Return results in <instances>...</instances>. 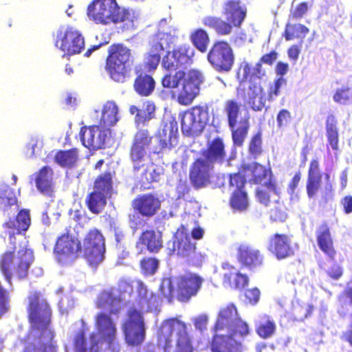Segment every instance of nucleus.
<instances>
[{
    "mask_svg": "<svg viewBox=\"0 0 352 352\" xmlns=\"http://www.w3.org/2000/svg\"><path fill=\"white\" fill-rule=\"evenodd\" d=\"M215 335L212 343L213 352H239L240 343L237 340L239 334L235 336V332L228 333L226 331H214Z\"/></svg>",
    "mask_w": 352,
    "mask_h": 352,
    "instance_id": "nucleus-23",
    "label": "nucleus"
},
{
    "mask_svg": "<svg viewBox=\"0 0 352 352\" xmlns=\"http://www.w3.org/2000/svg\"><path fill=\"white\" fill-rule=\"evenodd\" d=\"M276 331V324L268 316H262L256 324V332L263 338L272 337Z\"/></svg>",
    "mask_w": 352,
    "mask_h": 352,
    "instance_id": "nucleus-40",
    "label": "nucleus"
},
{
    "mask_svg": "<svg viewBox=\"0 0 352 352\" xmlns=\"http://www.w3.org/2000/svg\"><path fill=\"white\" fill-rule=\"evenodd\" d=\"M225 156L224 144L221 139L216 138L208 143L207 149L202 152L201 158L206 159L213 165L215 163L221 164Z\"/></svg>",
    "mask_w": 352,
    "mask_h": 352,
    "instance_id": "nucleus-29",
    "label": "nucleus"
},
{
    "mask_svg": "<svg viewBox=\"0 0 352 352\" xmlns=\"http://www.w3.org/2000/svg\"><path fill=\"white\" fill-rule=\"evenodd\" d=\"M245 102L254 111H261L265 104L266 97L259 84L251 82L244 96Z\"/></svg>",
    "mask_w": 352,
    "mask_h": 352,
    "instance_id": "nucleus-25",
    "label": "nucleus"
},
{
    "mask_svg": "<svg viewBox=\"0 0 352 352\" xmlns=\"http://www.w3.org/2000/svg\"><path fill=\"white\" fill-rule=\"evenodd\" d=\"M309 32V29L302 24L287 23L285 30V38L287 41L300 39L301 41Z\"/></svg>",
    "mask_w": 352,
    "mask_h": 352,
    "instance_id": "nucleus-43",
    "label": "nucleus"
},
{
    "mask_svg": "<svg viewBox=\"0 0 352 352\" xmlns=\"http://www.w3.org/2000/svg\"><path fill=\"white\" fill-rule=\"evenodd\" d=\"M263 256L259 250L247 245H241L238 249V260L243 265L250 268L259 266L263 262Z\"/></svg>",
    "mask_w": 352,
    "mask_h": 352,
    "instance_id": "nucleus-27",
    "label": "nucleus"
},
{
    "mask_svg": "<svg viewBox=\"0 0 352 352\" xmlns=\"http://www.w3.org/2000/svg\"><path fill=\"white\" fill-rule=\"evenodd\" d=\"M134 208L143 216H153L160 207V200L153 195H145L133 202Z\"/></svg>",
    "mask_w": 352,
    "mask_h": 352,
    "instance_id": "nucleus-30",
    "label": "nucleus"
},
{
    "mask_svg": "<svg viewBox=\"0 0 352 352\" xmlns=\"http://www.w3.org/2000/svg\"><path fill=\"white\" fill-rule=\"evenodd\" d=\"M214 331L235 332V336H245L248 333V326L239 316L236 308L233 304L221 307L214 325Z\"/></svg>",
    "mask_w": 352,
    "mask_h": 352,
    "instance_id": "nucleus-7",
    "label": "nucleus"
},
{
    "mask_svg": "<svg viewBox=\"0 0 352 352\" xmlns=\"http://www.w3.org/2000/svg\"><path fill=\"white\" fill-rule=\"evenodd\" d=\"M223 271V284L226 287L241 289L243 288L248 283V277L240 273L235 267L228 263L222 264Z\"/></svg>",
    "mask_w": 352,
    "mask_h": 352,
    "instance_id": "nucleus-26",
    "label": "nucleus"
},
{
    "mask_svg": "<svg viewBox=\"0 0 352 352\" xmlns=\"http://www.w3.org/2000/svg\"><path fill=\"white\" fill-rule=\"evenodd\" d=\"M130 50L121 45L111 46L107 59L106 69L116 82H123L129 65Z\"/></svg>",
    "mask_w": 352,
    "mask_h": 352,
    "instance_id": "nucleus-9",
    "label": "nucleus"
},
{
    "mask_svg": "<svg viewBox=\"0 0 352 352\" xmlns=\"http://www.w3.org/2000/svg\"><path fill=\"white\" fill-rule=\"evenodd\" d=\"M158 261L153 258H146L141 261V269L145 275H153L158 268Z\"/></svg>",
    "mask_w": 352,
    "mask_h": 352,
    "instance_id": "nucleus-54",
    "label": "nucleus"
},
{
    "mask_svg": "<svg viewBox=\"0 0 352 352\" xmlns=\"http://www.w3.org/2000/svg\"><path fill=\"white\" fill-rule=\"evenodd\" d=\"M55 162L60 166L71 168L78 160V151L73 148L68 151H60L54 157Z\"/></svg>",
    "mask_w": 352,
    "mask_h": 352,
    "instance_id": "nucleus-38",
    "label": "nucleus"
},
{
    "mask_svg": "<svg viewBox=\"0 0 352 352\" xmlns=\"http://www.w3.org/2000/svg\"><path fill=\"white\" fill-rule=\"evenodd\" d=\"M160 291L162 294L169 300L173 297V282L170 278H164L160 285Z\"/></svg>",
    "mask_w": 352,
    "mask_h": 352,
    "instance_id": "nucleus-56",
    "label": "nucleus"
},
{
    "mask_svg": "<svg viewBox=\"0 0 352 352\" xmlns=\"http://www.w3.org/2000/svg\"><path fill=\"white\" fill-rule=\"evenodd\" d=\"M134 88L138 94L148 96L155 88V81L149 75H140L135 80Z\"/></svg>",
    "mask_w": 352,
    "mask_h": 352,
    "instance_id": "nucleus-37",
    "label": "nucleus"
},
{
    "mask_svg": "<svg viewBox=\"0 0 352 352\" xmlns=\"http://www.w3.org/2000/svg\"><path fill=\"white\" fill-rule=\"evenodd\" d=\"M107 197V195L94 190L87 200L89 209L93 213L98 214L100 212L106 205Z\"/></svg>",
    "mask_w": 352,
    "mask_h": 352,
    "instance_id": "nucleus-41",
    "label": "nucleus"
},
{
    "mask_svg": "<svg viewBox=\"0 0 352 352\" xmlns=\"http://www.w3.org/2000/svg\"><path fill=\"white\" fill-rule=\"evenodd\" d=\"M152 138L147 130H139L133 138L132 147L147 150L151 143Z\"/></svg>",
    "mask_w": 352,
    "mask_h": 352,
    "instance_id": "nucleus-52",
    "label": "nucleus"
},
{
    "mask_svg": "<svg viewBox=\"0 0 352 352\" xmlns=\"http://www.w3.org/2000/svg\"><path fill=\"white\" fill-rule=\"evenodd\" d=\"M269 250L278 258H284L294 254L291 241L287 236L276 234L270 240Z\"/></svg>",
    "mask_w": 352,
    "mask_h": 352,
    "instance_id": "nucleus-28",
    "label": "nucleus"
},
{
    "mask_svg": "<svg viewBox=\"0 0 352 352\" xmlns=\"http://www.w3.org/2000/svg\"><path fill=\"white\" fill-rule=\"evenodd\" d=\"M317 242L320 250L333 258L335 251L333 247V241L330 230L327 224H322L316 230Z\"/></svg>",
    "mask_w": 352,
    "mask_h": 352,
    "instance_id": "nucleus-32",
    "label": "nucleus"
},
{
    "mask_svg": "<svg viewBox=\"0 0 352 352\" xmlns=\"http://www.w3.org/2000/svg\"><path fill=\"white\" fill-rule=\"evenodd\" d=\"M119 119L118 106L113 101L107 102L103 106L100 124L107 129L115 125Z\"/></svg>",
    "mask_w": 352,
    "mask_h": 352,
    "instance_id": "nucleus-34",
    "label": "nucleus"
},
{
    "mask_svg": "<svg viewBox=\"0 0 352 352\" xmlns=\"http://www.w3.org/2000/svg\"><path fill=\"white\" fill-rule=\"evenodd\" d=\"M114 23H122L123 28L126 30L133 29L138 23V14L133 10L119 7Z\"/></svg>",
    "mask_w": 352,
    "mask_h": 352,
    "instance_id": "nucleus-35",
    "label": "nucleus"
},
{
    "mask_svg": "<svg viewBox=\"0 0 352 352\" xmlns=\"http://www.w3.org/2000/svg\"><path fill=\"white\" fill-rule=\"evenodd\" d=\"M327 138L331 148L334 150L338 149V133L336 127V122L333 117L329 118L327 121Z\"/></svg>",
    "mask_w": 352,
    "mask_h": 352,
    "instance_id": "nucleus-51",
    "label": "nucleus"
},
{
    "mask_svg": "<svg viewBox=\"0 0 352 352\" xmlns=\"http://www.w3.org/2000/svg\"><path fill=\"white\" fill-rule=\"evenodd\" d=\"M27 146L30 150V155H34L42 146L41 138L37 135L32 137Z\"/></svg>",
    "mask_w": 352,
    "mask_h": 352,
    "instance_id": "nucleus-64",
    "label": "nucleus"
},
{
    "mask_svg": "<svg viewBox=\"0 0 352 352\" xmlns=\"http://www.w3.org/2000/svg\"><path fill=\"white\" fill-rule=\"evenodd\" d=\"M51 310L46 300L37 292L29 296L31 329L23 352H57L54 333L50 326Z\"/></svg>",
    "mask_w": 352,
    "mask_h": 352,
    "instance_id": "nucleus-2",
    "label": "nucleus"
},
{
    "mask_svg": "<svg viewBox=\"0 0 352 352\" xmlns=\"http://www.w3.org/2000/svg\"><path fill=\"white\" fill-rule=\"evenodd\" d=\"M82 251L90 265L96 266L104 258L105 243L102 233L97 229L91 230L86 235Z\"/></svg>",
    "mask_w": 352,
    "mask_h": 352,
    "instance_id": "nucleus-12",
    "label": "nucleus"
},
{
    "mask_svg": "<svg viewBox=\"0 0 352 352\" xmlns=\"http://www.w3.org/2000/svg\"><path fill=\"white\" fill-rule=\"evenodd\" d=\"M159 345L164 348L165 352H192L186 325L177 318L166 320L162 324Z\"/></svg>",
    "mask_w": 352,
    "mask_h": 352,
    "instance_id": "nucleus-4",
    "label": "nucleus"
},
{
    "mask_svg": "<svg viewBox=\"0 0 352 352\" xmlns=\"http://www.w3.org/2000/svg\"><path fill=\"white\" fill-rule=\"evenodd\" d=\"M204 81L205 77L199 70L190 69L185 73L182 87L178 94V102L184 105L190 104L199 95Z\"/></svg>",
    "mask_w": 352,
    "mask_h": 352,
    "instance_id": "nucleus-15",
    "label": "nucleus"
},
{
    "mask_svg": "<svg viewBox=\"0 0 352 352\" xmlns=\"http://www.w3.org/2000/svg\"><path fill=\"white\" fill-rule=\"evenodd\" d=\"M80 135L82 143L85 147L90 150H96L104 146L109 131L104 126H92L82 128Z\"/></svg>",
    "mask_w": 352,
    "mask_h": 352,
    "instance_id": "nucleus-20",
    "label": "nucleus"
},
{
    "mask_svg": "<svg viewBox=\"0 0 352 352\" xmlns=\"http://www.w3.org/2000/svg\"><path fill=\"white\" fill-rule=\"evenodd\" d=\"M55 46L67 55L80 53L85 47L84 38L73 27H61L54 34Z\"/></svg>",
    "mask_w": 352,
    "mask_h": 352,
    "instance_id": "nucleus-10",
    "label": "nucleus"
},
{
    "mask_svg": "<svg viewBox=\"0 0 352 352\" xmlns=\"http://www.w3.org/2000/svg\"><path fill=\"white\" fill-rule=\"evenodd\" d=\"M76 324L80 330L74 339L76 352H99L102 349V341L98 339L96 333L92 332L88 336L86 335L88 327L83 320Z\"/></svg>",
    "mask_w": 352,
    "mask_h": 352,
    "instance_id": "nucleus-18",
    "label": "nucleus"
},
{
    "mask_svg": "<svg viewBox=\"0 0 352 352\" xmlns=\"http://www.w3.org/2000/svg\"><path fill=\"white\" fill-rule=\"evenodd\" d=\"M208 60L219 72H229L234 64V55L230 46L225 42L215 43L208 54Z\"/></svg>",
    "mask_w": 352,
    "mask_h": 352,
    "instance_id": "nucleus-17",
    "label": "nucleus"
},
{
    "mask_svg": "<svg viewBox=\"0 0 352 352\" xmlns=\"http://www.w3.org/2000/svg\"><path fill=\"white\" fill-rule=\"evenodd\" d=\"M286 85V80L283 77H279L275 80L274 83L272 85L269 90V98L270 100H273L274 97H276L280 94V89Z\"/></svg>",
    "mask_w": 352,
    "mask_h": 352,
    "instance_id": "nucleus-57",
    "label": "nucleus"
},
{
    "mask_svg": "<svg viewBox=\"0 0 352 352\" xmlns=\"http://www.w3.org/2000/svg\"><path fill=\"white\" fill-rule=\"evenodd\" d=\"M80 243L75 236L69 234L60 236L54 248L56 258L62 265L72 264L78 256Z\"/></svg>",
    "mask_w": 352,
    "mask_h": 352,
    "instance_id": "nucleus-16",
    "label": "nucleus"
},
{
    "mask_svg": "<svg viewBox=\"0 0 352 352\" xmlns=\"http://www.w3.org/2000/svg\"><path fill=\"white\" fill-rule=\"evenodd\" d=\"M30 217L28 210L20 211L16 219L3 224L6 235L8 236L10 250L0 260V268L6 280L11 284V278L26 277L28 271L33 261V253L27 248L28 241L22 232H25L30 225Z\"/></svg>",
    "mask_w": 352,
    "mask_h": 352,
    "instance_id": "nucleus-1",
    "label": "nucleus"
},
{
    "mask_svg": "<svg viewBox=\"0 0 352 352\" xmlns=\"http://www.w3.org/2000/svg\"><path fill=\"white\" fill-rule=\"evenodd\" d=\"M140 240L144 245L147 246L148 250L151 252L158 251L162 245L160 233H156L154 231L144 232Z\"/></svg>",
    "mask_w": 352,
    "mask_h": 352,
    "instance_id": "nucleus-42",
    "label": "nucleus"
},
{
    "mask_svg": "<svg viewBox=\"0 0 352 352\" xmlns=\"http://www.w3.org/2000/svg\"><path fill=\"white\" fill-rule=\"evenodd\" d=\"M176 123H166L160 128L156 135L162 148H170L177 142V129Z\"/></svg>",
    "mask_w": 352,
    "mask_h": 352,
    "instance_id": "nucleus-31",
    "label": "nucleus"
},
{
    "mask_svg": "<svg viewBox=\"0 0 352 352\" xmlns=\"http://www.w3.org/2000/svg\"><path fill=\"white\" fill-rule=\"evenodd\" d=\"M94 327L97 337L102 341L116 338V322L110 314L104 311L97 313L94 316Z\"/></svg>",
    "mask_w": 352,
    "mask_h": 352,
    "instance_id": "nucleus-21",
    "label": "nucleus"
},
{
    "mask_svg": "<svg viewBox=\"0 0 352 352\" xmlns=\"http://www.w3.org/2000/svg\"><path fill=\"white\" fill-rule=\"evenodd\" d=\"M245 179L241 173H235L230 176V185L235 187L234 190H243Z\"/></svg>",
    "mask_w": 352,
    "mask_h": 352,
    "instance_id": "nucleus-59",
    "label": "nucleus"
},
{
    "mask_svg": "<svg viewBox=\"0 0 352 352\" xmlns=\"http://www.w3.org/2000/svg\"><path fill=\"white\" fill-rule=\"evenodd\" d=\"M223 13L228 22L217 17L206 16L203 19L202 23L215 30L219 34L226 35L232 31L231 24L235 27L239 26L245 16V12L240 6L239 0H225Z\"/></svg>",
    "mask_w": 352,
    "mask_h": 352,
    "instance_id": "nucleus-5",
    "label": "nucleus"
},
{
    "mask_svg": "<svg viewBox=\"0 0 352 352\" xmlns=\"http://www.w3.org/2000/svg\"><path fill=\"white\" fill-rule=\"evenodd\" d=\"M333 100L341 104L352 102V88L343 86L338 89L333 96Z\"/></svg>",
    "mask_w": 352,
    "mask_h": 352,
    "instance_id": "nucleus-53",
    "label": "nucleus"
},
{
    "mask_svg": "<svg viewBox=\"0 0 352 352\" xmlns=\"http://www.w3.org/2000/svg\"><path fill=\"white\" fill-rule=\"evenodd\" d=\"M271 187L259 188L256 190V197L260 203L267 206L270 201V191Z\"/></svg>",
    "mask_w": 352,
    "mask_h": 352,
    "instance_id": "nucleus-62",
    "label": "nucleus"
},
{
    "mask_svg": "<svg viewBox=\"0 0 352 352\" xmlns=\"http://www.w3.org/2000/svg\"><path fill=\"white\" fill-rule=\"evenodd\" d=\"M122 296L115 288L104 290L98 296L97 307L109 311L111 314L118 313L124 305Z\"/></svg>",
    "mask_w": 352,
    "mask_h": 352,
    "instance_id": "nucleus-24",
    "label": "nucleus"
},
{
    "mask_svg": "<svg viewBox=\"0 0 352 352\" xmlns=\"http://www.w3.org/2000/svg\"><path fill=\"white\" fill-rule=\"evenodd\" d=\"M322 176L319 170V163L316 160L311 162L308 179L321 180Z\"/></svg>",
    "mask_w": 352,
    "mask_h": 352,
    "instance_id": "nucleus-61",
    "label": "nucleus"
},
{
    "mask_svg": "<svg viewBox=\"0 0 352 352\" xmlns=\"http://www.w3.org/2000/svg\"><path fill=\"white\" fill-rule=\"evenodd\" d=\"M276 120L279 128L285 127L291 121V114L287 110L282 109L278 113Z\"/></svg>",
    "mask_w": 352,
    "mask_h": 352,
    "instance_id": "nucleus-60",
    "label": "nucleus"
},
{
    "mask_svg": "<svg viewBox=\"0 0 352 352\" xmlns=\"http://www.w3.org/2000/svg\"><path fill=\"white\" fill-rule=\"evenodd\" d=\"M203 281L204 279L195 274H188L182 276L178 282V300L186 302L195 296L200 289Z\"/></svg>",
    "mask_w": 352,
    "mask_h": 352,
    "instance_id": "nucleus-22",
    "label": "nucleus"
},
{
    "mask_svg": "<svg viewBox=\"0 0 352 352\" xmlns=\"http://www.w3.org/2000/svg\"><path fill=\"white\" fill-rule=\"evenodd\" d=\"M184 76L185 73L181 70L174 74H166L162 79V85L167 88H179L180 85L182 87Z\"/></svg>",
    "mask_w": 352,
    "mask_h": 352,
    "instance_id": "nucleus-49",
    "label": "nucleus"
},
{
    "mask_svg": "<svg viewBox=\"0 0 352 352\" xmlns=\"http://www.w3.org/2000/svg\"><path fill=\"white\" fill-rule=\"evenodd\" d=\"M166 21L163 19L159 23V32L150 43V49L145 56L144 63L149 71L155 69L160 61V52L173 43L177 36V30L166 27Z\"/></svg>",
    "mask_w": 352,
    "mask_h": 352,
    "instance_id": "nucleus-6",
    "label": "nucleus"
},
{
    "mask_svg": "<svg viewBox=\"0 0 352 352\" xmlns=\"http://www.w3.org/2000/svg\"><path fill=\"white\" fill-rule=\"evenodd\" d=\"M236 126L237 127L236 129H231L232 132V139L235 145L241 146L248 133L249 128L248 118L244 117L241 118Z\"/></svg>",
    "mask_w": 352,
    "mask_h": 352,
    "instance_id": "nucleus-45",
    "label": "nucleus"
},
{
    "mask_svg": "<svg viewBox=\"0 0 352 352\" xmlns=\"http://www.w3.org/2000/svg\"><path fill=\"white\" fill-rule=\"evenodd\" d=\"M240 104L234 100H228L224 104V112L227 116L230 129L236 127L239 120Z\"/></svg>",
    "mask_w": 352,
    "mask_h": 352,
    "instance_id": "nucleus-39",
    "label": "nucleus"
},
{
    "mask_svg": "<svg viewBox=\"0 0 352 352\" xmlns=\"http://www.w3.org/2000/svg\"><path fill=\"white\" fill-rule=\"evenodd\" d=\"M141 170H142L143 175L147 182H151L158 179V177L160 174V170L159 168L157 169L154 164L150 163L144 167V169Z\"/></svg>",
    "mask_w": 352,
    "mask_h": 352,
    "instance_id": "nucleus-55",
    "label": "nucleus"
},
{
    "mask_svg": "<svg viewBox=\"0 0 352 352\" xmlns=\"http://www.w3.org/2000/svg\"><path fill=\"white\" fill-rule=\"evenodd\" d=\"M130 159L135 171L144 169V167L151 162L147 150L141 148L132 147L130 151Z\"/></svg>",
    "mask_w": 352,
    "mask_h": 352,
    "instance_id": "nucleus-36",
    "label": "nucleus"
},
{
    "mask_svg": "<svg viewBox=\"0 0 352 352\" xmlns=\"http://www.w3.org/2000/svg\"><path fill=\"white\" fill-rule=\"evenodd\" d=\"M287 217L286 212L280 207H275L270 211V218L274 221H284Z\"/></svg>",
    "mask_w": 352,
    "mask_h": 352,
    "instance_id": "nucleus-63",
    "label": "nucleus"
},
{
    "mask_svg": "<svg viewBox=\"0 0 352 352\" xmlns=\"http://www.w3.org/2000/svg\"><path fill=\"white\" fill-rule=\"evenodd\" d=\"M168 249L171 254H175L186 258L189 263L198 265L202 260V255L195 251V244L192 239L184 230H178L174 236L173 241L168 243Z\"/></svg>",
    "mask_w": 352,
    "mask_h": 352,
    "instance_id": "nucleus-11",
    "label": "nucleus"
},
{
    "mask_svg": "<svg viewBox=\"0 0 352 352\" xmlns=\"http://www.w3.org/2000/svg\"><path fill=\"white\" fill-rule=\"evenodd\" d=\"M194 49L188 45L177 47L169 52L162 59L163 67L168 70H175L179 67H186L192 63Z\"/></svg>",
    "mask_w": 352,
    "mask_h": 352,
    "instance_id": "nucleus-19",
    "label": "nucleus"
},
{
    "mask_svg": "<svg viewBox=\"0 0 352 352\" xmlns=\"http://www.w3.org/2000/svg\"><path fill=\"white\" fill-rule=\"evenodd\" d=\"M230 205L236 210H245L248 206L247 193L243 190H234L230 199Z\"/></svg>",
    "mask_w": 352,
    "mask_h": 352,
    "instance_id": "nucleus-48",
    "label": "nucleus"
},
{
    "mask_svg": "<svg viewBox=\"0 0 352 352\" xmlns=\"http://www.w3.org/2000/svg\"><path fill=\"white\" fill-rule=\"evenodd\" d=\"M53 171L49 166L43 167L36 174V185L37 189L43 195L52 196Z\"/></svg>",
    "mask_w": 352,
    "mask_h": 352,
    "instance_id": "nucleus-33",
    "label": "nucleus"
},
{
    "mask_svg": "<svg viewBox=\"0 0 352 352\" xmlns=\"http://www.w3.org/2000/svg\"><path fill=\"white\" fill-rule=\"evenodd\" d=\"M190 39L193 45L201 52L206 51L210 40L207 32L202 30L198 29L192 32L190 35Z\"/></svg>",
    "mask_w": 352,
    "mask_h": 352,
    "instance_id": "nucleus-46",
    "label": "nucleus"
},
{
    "mask_svg": "<svg viewBox=\"0 0 352 352\" xmlns=\"http://www.w3.org/2000/svg\"><path fill=\"white\" fill-rule=\"evenodd\" d=\"M138 297L128 311V318L122 324V329L128 344L135 346L145 339V327L142 314L156 311L160 304V298L148 291L142 281L136 282Z\"/></svg>",
    "mask_w": 352,
    "mask_h": 352,
    "instance_id": "nucleus-3",
    "label": "nucleus"
},
{
    "mask_svg": "<svg viewBox=\"0 0 352 352\" xmlns=\"http://www.w3.org/2000/svg\"><path fill=\"white\" fill-rule=\"evenodd\" d=\"M250 153L256 158L261 152V139L258 135L254 136L249 146Z\"/></svg>",
    "mask_w": 352,
    "mask_h": 352,
    "instance_id": "nucleus-58",
    "label": "nucleus"
},
{
    "mask_svg": "<svg viewBox=\"0 0 352 352\" xmlns=\"http://www.w3.org/2000/svg\"><path fill=\"white\" fill-rule=\"evenodd\" d=\"M190 179L197 188L207 186L220 187L224 182L223 177L214 173V166L201 157L194 162L190 170Z\"/></svg>",
    "mask_w": 352,
    "mask_h": 352,
    "instance_id": "nucleus-8",
    "label": "nucleus"
},
{
    "mask_svg": "<svg viewBox=\"0 0 352 352\" xmlns=\"http://www.w3.org/2000/svg\"><path fill=\"white\" fill-rule=\"evenodd\" d=\"M4 199H6L10 210L13 214L17 211L16 199L14 191L6 184H0V206H3Z\"/></svg>",
    "mask_w": 352,
    "mask_h": 352,
    "instance_id": "nucleus-44",
    "label": "nucleus"
},
{
    "mask_svg": "<svg viewBox=\"0 0 352 352\" xmlns=\"http://www.w3.org/2000/svg\"><path fill=\"white\" fill-rule=\"evenodd\" d=\"M208 120V113L203 107H194L181 116L182 131L186 136L199 135Z\"/></svg>",
    "mask_w": 352,
    "mask_h": 352,
    "instance_id": "nucleus-13",
    "label": "nucleus"
},
{
    "mask_svg": "<svg viewBox=\"0 0 352 352\" xmlns=\"http://www.w3.org/2000/svg\"><path fill=\"white\" fill-rule=\"evenodd\" d=\"M111 175L105 173L101 175L95 182L94 190L108 195L111 191Z\"/></svg>",
    "mask_w": 352,
    "mask_h": 352,
    "instance_id": "nucleus-50",
    "label": "nucleus"
},
{
    "mask_svg": "<svg viewBox=\"0 0 352 352\" xmlns=\"http://www.w3.org/2000/svg\"><path fill=\"white\" fill-rule=\"evenodd\" d=\"M244 172L247 175H252L255 183L261 182L266 177L267 170L264 166L257 163H252L243 165Z\"/></svg>",
    "mask_w": 352,
    "mask_h": 352,
    "instance_id": "nucleus-47",
    "label": "nucleus"
},
{
    "mask_svg": "<svg viewBox=\"0 0 352 352\" xmlns=\"http://www.w3.org/2000/svg\"><path fill=\"white\" fill-rule=\"evenodd\" d=\"M119 6L116 0H94L87 8V16L97 24L114 23Z\"/></svg>",
    "mask_w": 352,
    "mask_h": 352,
    "instance_id": "nucleus-14",
    "label": "nucleus"
}]
</instances>
